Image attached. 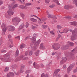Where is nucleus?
Masks as SVG:
<instances>
[{
	"mask_svg": "<svg viewBox=\"0 0 77 77\" xmlns=\"http://www.w3.org/2000/svg\"><path fill=\"white\" fill-rule=\"evenodd\" d=\"M35 42H32L30 44V46L31 47L33 51H35V50L38 48V45L39 44L40 42H41V40L39 39L37 41L36 43L34 44Z\"/></svg>",
	"mask_w": 77,
	"mask_h": 77,
	"instance_id": "nucleus-1",
	"label": "nucleus"
},
{
	"mask_svg": "<svg viewBox=\"0 0 77 77\" xmlns=\"http://www.w3.org/2000/svg\"><path fill=\"white\" fill-rule=\"evenodd\" d=\"M69 31L72 32V35L71 36V40L73 41L77 39V36L76 35L77 32V28L75 29L73 31H72V29H70Z\"/></svg>",
	"mask_w": 77,
	"mask_h": 77,
	"instance_id": "nucleus-2",
	"label": "nucleus"
},
{
	"mask_svg": "<svg viewBox=\"0 0 77 77\" xmlns=\"http://www.w3.org/2000/svg\"><path fill=\"white\" fill-rule=\"evenodd\" d=\"M21 20L20 18L17 17L13 18L12 20V21L14 25L17 26L18 24V23L21 21Z\"/></svg>",
	"mask_w": 77,
	"mask_h": 77,
	"instance_id": "nucleus-3",
	"label": "nucleus"
},
{
	"mask_svg": "<svg viewBox=\"0 0 77 77\" xmlns=\"http://www.w3.org/2000/svg\"><path fill=\"white\" fill-rule=\"evenodd\" d=\"M8 54H9V56L11 55L10 53H9L8 54H6L4 55V58H2V61H3L4 62H11V61H12V60L9 57H7L8 56Z\"/></svg>",
	"mask_w": 77,
	"mask_h": 77,
	"instance_id": "nucleus-4",
	"label": "nucleus"
},
{
	"mask_svg": "<svg viewBox=\"0 0 77 77\" xmlns=\"http://www.w3.org/2000/svg\"><path fill=\"white\" fill-rule=\"evenodd\" d=\"M6 27V24L4 23H2L1 26V27L2 29V35H3L4 36L5 35V32H6L7 30Z\"/></svg>",
	"mask_w": 77,
	"mask_h": 77,
	"instance_id": "nucleus-5",
	"label": "nucleus"
},
{
	"mask_svg": "<svg viewBox=\"0 0 77 77\" xmlns=\"http://www.w3.org/2000/svg\"><path fill=\"white\" fill-rule=\"evenodd\" d=\"M73 46H74V43L69 42L67 43L66 45L63 46L62 48L63 50H66V49L68 48V47H73Z\"/></svg>",
	"mask_w": 77,
	"mask_h": 77,
	"instance_id": "nucleus-6",
	"label": "nucleus"
},
{
	"mask_svg": "<svg viewBox=\"0 0 77 77\" xmlns=\"http://www.w3.org/2000/svg\"><path fill=\"white\" fill-rule=\"evenodd\" d=\"M13 4H11L9 5L8 8L9 10L7 12L10 16L13 15L14 14V11L12 10L11 8L12 7Z\"/></svg>",
	"mask_w": 77,
	"mask_h": 77,
	"instance_id": "nucleus-7",
	"label": "nucleus"
},
{
	"mask_svg": "<svg viewBox=\"0 0 77 77\" xmlns=\"http://www.w3.org/2000/svg\"><path fill=\"white\" fill-rule=\"evenodd\" d=\"M52 47L53 49L57 50L60 48V45L57 43H54L52 45Z\"/></svg>",
	"mask_w": 77,
	"mask_h": 77,
	"instance_id": "nucleus-8",
	"label": "nucleus"
},
{
	"mask_svg": "<svg viewBox=\"0 0 77 77\" xmlns=\"http://www.w3.org/2000/svg\"><path fill=\"white\" fill-rule=\"evenodd\" d=\"M75 65V64L74 63L72 64H71L69 66L68 68L67 71L68 74H69V72L71 71V69H72L73 68V67L74 66V65Z\"/></svg>",
	"mask_w": 77,
	"mask_h": 77,
	"instance_id": "nucleus-9",
	"label": "nucleus"
},
{
	"mask_svg": "<svg viewBox=\"0 0 77 77\" xmlns=\"http://www.w3.org/2000/svg\"><path fill=\"white\" fill-rule=\"evenodd\" d=\"M67 60V59H66V58L65 57H63L62 58V60L60 62V65H62V64H63L66 61V60Z\"/></svg>",
	"mask_w": 77,
	"mask_h": 77,
	"instance_id": "nucleus-10",
	"label": "nucleus"
},
{
	"mask_svg": "<svg viewBox=\"0 0 77 77\" xmlns=\"http://www.w3.org/2000/svg\"><path fill=\"white\" fill-rule=\"evenodd\" d=\"M33 37H32V38H31V41H32V42H35V41H36V36H37V35H36V34L35 33L33 34Z\"/></svg>",
	"mask_w": 77,
	"mask_h": 77,
	"instance_id": "nucleus-11",
	"label": "nucleus"
},
{
	"mask_svg": "<svg viewBox=\"0 0 77 77\" xmlns=\"http://www.w3.org/2000/svg\"><path fill=\"white\" fill-rule=\"evenodd\" d=\"M24 57V56L23 55H21L20 57H17L16 59L15 60V62H17L20 60H21Z\"/></svg>",
	"mask_w": 77,
	"mask_h": 77,
	"instance_id": "nucleus-12",
	"label": "nucleus"
},
{
	"mask_svg": "<svg viewBox=\"0 0 77 77\" xmlns=\"http://www.w3.org/2000/svg\"><path fill=\"white\" fill-rule=\"evenodd\" d=\"M33 66H34V68H35L36 69H39V65L37 64L35 62H34L33 63Z\"/></svg>",
	"mask_w": 77,
	"mask_h": 77,
	"instance_id": "nucleus-13",
	"label": "nucleus"
},
{
	"mask_svg": "<svg viewBox=\"0 0 77 77\" xmlns=\"http://www.w3.org/2000/svg\"><path fill=\"white\" fill-rule=\"evenodd\" d=\"M60 69H56L55 71V72H54V73L53 74V77H55V76H56V75L57 74V73H58V72H59V71H60Z\"/></svg>",
	"mask_w": 77,
	"mask_h": 77,
	"instance_id": "nucleus-14",
	"label": "nucleus"
},
{
	"mask_svg": "<svg viewBox=\"0 0 77 77\" xmlns=\"http://www.w3.org/2000/svg\"><path fill=\"white\" fill-rule=\"evenodd\" d=\"M24 24L23 23H22L19 26V28H18V30H21V29H22L23 28H24Z\"/></svg>",
	"mask_w": 77,
	"mask_h": 77,
	"instance_id": "nucleus-15",
	"label": "nucleus"
},
{
	"mask_svg": "<svg viewBox=\"0 0 77 77\" xmlns=\"http://www.w3.org/2000/svg\"><path fill=\"white\" fill-rule=\"evenodd\" d=\"M8 30L11 32H12V31L15 30V27L13 26H11L10 27Z\"/></svg>",
	"mask_w": 77,
	"mask_h": 77,
	"instance_id": "nucleus-16",
	"label": "nucleus"
},
{
	"mask_svg": "<svg viewBox=\"0 0 77 77\" xmlns=\"http://www.w3.org/2000/svg\"><path fill=\"white\" fill-rule=\"evenodd\" d=\"M69 24L71 25H73V26H77V22H71L69 23Z\"/></svg>",
	"mask_w": 77,
	"mask_h": 77,
	"instance_id": "nucleus-17",
	"label": "nucleus"
},
{
	"mask_svg": "<svg viewBox=\"0 0 77 77\" xmlns=\"http://www.w3.org/2000/svg\"><path fill=\"white\" fill-rule=\"evenodd\" d=\"M20 9H27V7L25 6L24 5H20L19 6Z\"/></svg>",
	"mask_w": 77,
	"mask_h": 77,
	"instance_id": "nucleus-18",
	"label": "nucleus"
},
{
	"mask_svg": "<svg viewBox=\"0 0 77 77\" xmlns=\"http://www.w3.org/2000/svg\"><path fill=\"white\" fill-rule=\"evenodd\" d=\"M40 48H41V49H42V50H44V49H45V46L44 45L43 43H42L40 44Z\"/></svg>",
	"mask_w": 77,
	"mask_h": 77,
	"instance_id": "nucleus-19",
	"label": "nucleus"
},
{
	"mask_svg": "<svg viewBox=\"0 0 77 77\" xmlns=\"http://www.w3.org/2000/svg\"><path fill=\"white\" fill-rule=\"evenodd\" d=\"M25 47H26V45L25 44H22L20 45V48L21 49Z\"/></svg>",
	"mask_w": 77,
	"mask_h": 77,
	"instance_id": "nucleus-20",
	"label": "nucleus"
},
{
	"mask_svg": "<svg viewBox=\"0 0 77 77\" xmlns=\"http://www.w3.org/2000/svg\"><path fill=\"white\" fill-rule=\"evenodd\" d=\"M41 77H48V76L47 74H45L44 73H43L41 75Z\"/></svg>",
	"mask_w": 77,
	"mask_h": 77,
	"instance_id": "nucleus-21",
	"label": "nucleus"
},
{
	"mask_svg": "<svg viewBox=\"0 0 77 77\" xmlns=\"http://www.w3.org/2000/svg\"><path fill=\"white\" fill-rule=\"evenodd\" d=\"M39 50H37L36 52H35V54L36 56H38L39 55Z\"/></svg>",
	"mask_w": 77,
	"mask_h": 77,
	"instance_id": "nucleus-22",
	"label": "nucleus"
},
{
	"mask_svg": "<svg viewBox=\"0 0 77 77\" xmlns=\"http://www.w3.org/2000/svg\"><path fill=\"white\" fill-rule=\"evenodd\" d=\"M69 7H70L69 5H65L64 6V8L65 9H68L69 8Z\"/></svg>",
	"mask_w": 77,
	"mask_h": 77,
	"instance_id": "nucleus-23",
	"label": "nucleus"
},
{
	"mask_svg": "<svg viewBox=\"0 0 77 77\" xmlns=\"http://www.w3.org/2000/svg\"><path fill=\"white\" fill-rule=\"evenodd\" d=\"M11 67L13 68V69H15L17 68V65L16 64L14 65L11 66Z\"/></svg>",
	"mask_w": 77,
	"mask_h": 77,
	"instance_id": "nucleus-24",
	"label": "nucleus"
},
{
	"mask_svg": "<svg viewBox=\"0 0 77 77\" xmlns=\"http://www.w3.org/2000/svg\"><path fill=\"white\" fill-rule=\"evenodd\" d=\"M73 3L75 4L76 6L77 7V0H73Z\"/></svg>",
	"mask_w": 77,
	"mask_h": 77,
	"instance_id": "nucleus-25",
	"label": "nucleus"
},
{
	"mask_svg": "<svg viewBox=\"0 0 77 77\" xmlns=\"http://www.w3.org/2000/svg\"><path fill=\"white\" fill-rule=\"evenodd\" d=\"M30 20L31 21H33V22H37V20L34 18H31L30 19Z\"/></svg>",
	"mask_w": 77,
	"mask_h": 77,
	"instance_id": "nucleus-26",
	"label": "nucleus"
},
{
	"mask_svg": "<svg viewBox=\"0 0 77 77\" xmlns=\"http://www.w3.org/2000/svg\"><path fill=\"white\" fill-rule=\"evenodd\" d=\"M19 54V51L17 49L16 52V53L15 54V57L17 56Z\"/></svg>",
	"mask_w": 77,
	"mask_h": 77,
	"instance_id": "nucleus-27",
	"label": "nucleus"
},
{
	"mask_svg": "<svg viewBox=\"0 0 77 77\" xmlns=\"http://www.w3.org/2000/svg\"><path fill=\"white\" fill-rule=\"evenodd\" d=\"M42 27L43 29H45L46 28H47V27H48V26L47 25H44L42 26Z\"/></svg>",
	"mask_w": 77,
	"mask_h": 77,
	"instance_id": "nucleus-28",
	"label": "nucleus"
},
{
	"mask_svg": "<svg viewBox=\"0 0 77 77\" xmlns=\"http://www.w3.org/2000/svg\"><path fill=\"white\" fill-rule=\"evenodd\" d=\"M53 2H54L57 3V5H59V4H60V3H59V1H58L57 0H53Z\"/></svg>",
	"mask_w": 77,
	"mask_h": 77,
	"instance_id": "nucleus-29",
	"label": "nucleus"
},
{
	"mask_svg": "<svg viewBox=\"0 0 77 77\" xmlns=\"http://www.w3.org/2000/svg\"><path fill=\"white\" fill-rule=\"evenodd\" d=\"M18 5L17 4H16L13 5V7H12V9H14V8H17V7H18Z\"/></svg>",
	"mask_w": 77,
	"mask_h": 77,
	"instance_id": "nucleus-30",
	"label": "nucleus"
},
{
	"mask_svg": "<svg viewBox=\"0 0 77 77\" xmlns=\"http://www.w3.org/2000/svg\"><path fill=\"white\" fill-rule=\"evenodd\" d=\"M33 54V51H29V56H32V55Z\"/></svg>",
	"mask_w": 77,
	"mask_h": 77,
	"instance_id": "nucleus-31",
	"label": "nucleus"
},
{
	"mask_svg": "<svg viewBox=\"0 0 77 77\" xmlns=\"http://www.w3.org/2000/svg\"><path fill=\"white\" fill-rule=\"evenodd\" d=\"M53 16V15L51 14H49L48 16V18H52V17Z\"/></svg>",
	"mask_w": 77,
	"mask_h": 77,
	"instance_id": "nucleus-32",
	"label": "nucleus"
},
{
	"mask_svg": "<svg viewBox=\"0 0 77 77\" xmlns=\"http://www.w3.org/2000/svg\"><path fill=\"white\" fill-rule=\"evenodd\" d=\"M25 54L26 56H28V55L29 54V51H26L25 53Z\"/></svg>",
	"mask_w": 77,
	"mask_h": 77,
	"instance_id": "nucleus-33",
	"label": "nucleus"
},
{
	"mask_svg": "<svg viewBox=\"0 0 77 77\" xmlns=\"http://www.w3.org/2000/svg\"><path fill=\"white\" fill-rule=\"evenodd\" d=\"M8 70H9V67H6L5 68L4 71H5V72H7L8 71Z\"/></svg>",
	"mask_w": 77,
	"mask_h": 77,
	"instance_id": "nucleus-34",
	"label": "nucleus"
},
{
	"mask_svg": "<svg viewBox=\"0 0 77 77\" xmlns=\"http://www.w3.org/2000/svg\"><path fill=\"white\" fill-rule=\"evenodd\" d=\"M65 18H67V19H68V20H71V16H66L64 17Z\"/></svg>",
	"mask_w": 77,
	"mask_h": 77,
	"instance_id": "nucleus-35",
	"label": "nucleus"
},
{
	"mask_svg": "<svg viewBox=\"0 0 77 77\" xmlns=\"http://www.w3.org/2000/svg\"><path fill=\"white\" fill-rule=\"evenodd\" d=\"M52 20H56V19H57V17H56L55 15H53L52 16Z\"/></svg>",
	"mask_w": 77,
	"mask_h": 77,
	"instance_id": "nucleus-36",
	"label": "nucleus"
},
{
	"mask_svg": "<svg viewBox=\"0 0 77 77\" xmlns=\"http://www.w3.org/2000/svg\"><path fill=\"white\" fill-rule=\"evenodd\" d=\"M6 50L4 49H2L1 50V53H6Z\"/></svg>",
	"mask_w": 77,
	"mask_h": 77,
	"instance_id": "nucleus-37",
	"label": "nucleus"
},
{
	"mask_svg": "<svg viewBox=\"0 0 77 77\" xmlns=\"http://www.w3.org/2000/svg\"><path fill=\"white\" fill-rule=\"evenodd\" d=\"M9 73L10 74L11 77H14V73L12 72H10Z\"/></svg>",
	"mask_w": 77,
	"mask_h": 77,
	"instance_id": "nucleus-38",
	"label": "nucleus"
},
{
	"mask_svg": "<svg viewBox=\"0 0 77 77\" xmlns=\"http://www.w3.org/2000/svg\"><path fill=\"white\" fill-rule=\"evenodd\" d=\"M20 16L23 19L24 18V14H23L20 13Z\"/></svg>",
	"mask_w": 77,
	"mask_h": 77,
	"instance_id": "nucleus-39",
	"label": "nucleus"
},
{
	"mask_svg": "<svg viewBox=\"0 0 77 77\" xmlns=\"http://www.w3.org/2000/svg\"><path fill=\"white\" fill-rule=\"evenodd\" d=\"M68 32V30L67 29H65L63 31L64 33H67Z\"/></svg>",
	"mask_w": 77,
	"mask_h": 77,
	"instance_id": "nucleus-40",
	"label": "nucleus"
},
{
	"mask_svg": "<svg viewBox=\"0 0 77 77\" xmlns=\"http://www.w3.org/2000/svg\"><path fill=\"white\" fill-rule=\"evenodd\" d=\"M57 28L58 29H60L62 28V26L59 25H57Z\"/></svg>",
	"mask_w": 77,
	"mask_h": 77,
	"instance_id": "nucleus-41",
	"label": "nucleus"
},
{
	"mask_svg": "<svg viewBox=\"0 0 77 77\" xmlns=\"http://www.w3.org/2000/svg\"><path fill=\"white\" fill-rule=\"evenodd\" d=\"M24 67H25V66H24V65H22L21 66L20 69H24Z\"/></svg>",
	"mask_w": 77,
	"mask_h": 77,
	"instance_id": "nucleus-42",
	"label": "nucleus"
},
{
	"mask_svg": "<svg viewBox=\"0 0 77 77\" xmlns=\"http://www.w3.org/2000/svg\"><path fill=\"white\" fill-rule=\"evenodd\" d=\"M75 49H74L73 50L71 51V53H75Z\"/></svg>",
	"mask_w": 77,
	"mask_h": 77,
	"instance_id": "nucleus-43",
	"label": "nucleus"
},
{
	"mask_svg": "<svg viewBox=\"0 0 77 77\" xmlns=\"http://www.w3.org/2000/svg\"><path fill=\"white\" fill-rule=\"evenodd\" d=\"M54 5L52 4V5L49 6V7L51 8H53L54 7Z\"/></svg>",
	"mask_w": 77,
	"mask_h": 77,
	"instance_id": "nucleus-44",
	"label": "nucleus"
},
{
	"mask_svg": "<svg viewBox=\"0 0 77 77\" xmlns=\"http://www.w3.org/2000/svg\"><path fill=\"white\" fill-rule=\"evenodd\" d=\"M50 1V0H45V2L46 3H49Z\"/></svg>",
	"mask_w": 77,
	"mask_h": 77,
	"instance_id": "nucleus-45",
	"label": "nucleus"
},
{
	"mask_svg": "<svg viewBox=\"0 0 77 77\" xmlns=\"http://www.w3.org/2000/svg\"><path fill=\"white\" fill-rule=\"evenodd\" d=\"M30 73V72H31V70H26V72H25L26 74H27V73Z\"/></svg>",
	"mask_w": 77,
	"mask_h": 77,
	"instance_id": "nucleus-46",
	"label": "nucleus"
},
{
	"mask_svg": "<svg viewBox=\"0 0 77 77\" xmlns=\"http://www.w3.org/2000/svg\"><path fill=\"white\" fill-rule=\"evenodd\" d=\"M50 32L51 35H55V34L54 33L53 31H50Z\"/></svg>",
	"mask_w": 77,
	"mask_h": 77,
	"instance_id": "nucleus-47",
	"label": "nucleus"
},
{
	"mask_svg": "<svg viewBox=\"0 0 77 77\" xmlns=\"http://www.w3.org/2000/svg\"><path fill=\"white\" fill-rule=\"evenodd\" d=\"M32 29H36V28H37V27H36V26H34L32 25Z\"/></svg>",
	"mask_w": 77,
	"mask_h": 77,
	"instance_id": "nucleus-48",
	"label": "nucleus"
},
{
	"mask_svg": "<svg viewBox=\"0 0 77 77\" xmlns=\"http://www.w3.org/2000/svg\"><path fill=\"white\" fill-rule=\"evenodd\" d=\"M15 39H19V40H20V36H18L15 38Z\"/></svg>",
	"mask_w": 77,
	"mask_h": 77,
	"instance_id": "nucleus-49",
	"label": "nucleus"
},
{
	"mask_svg": "<svg viewBox=\"0 0 77 77\" xmlns=\"http://www.w3.org/2000/svg\"><path fill=\"white\" fill-rule=\"evenodd\" d=\"M26 6H30V5H31L32 3H26Z\"/></svg>",
	"mask_w": 77,
	"mask_h": 77,
	"instance_id": "nucleus-50",
	"label": "nucleus"
},
{
	"mask_svg": "<svg viewBox=\"0 0 77 77\" xmlns=\"http://www.w3.org/2000/svg\"><path fill=\"white\" fill-rule=\"evenodd\" d=\"M29 26V23H28V22H26V28H27Z\"/></svg>",
	"mask_w": 77,
	"mask_h": 77,
	"instance_id": "nucleus-51",
	"label": "nucleus"
},
{
	"mask_svg": "<svg viewBox=\"0 0 77 77\" xmlns=\"http://www.w3.org/2000/svg\"><path fill=\"white\" fill-rule=\"evenodd\" d=\"M11 77V75H10V74L9 73H8L7 75V77Z\"/></svg>",
	"mask_w": 77,
	"mask_h": 77,
	"instance_id": "nucleus-52",
	"label": "nucleus"
},
{
	"mask_svg": "<svg viewBox=\"0 0 77 77\" xmlns=\"http://www.w3.org/2000/svg\"><path fill=\"white\" fill-rule=\"evenodd\" d=\"M8 38H9V39H10V38H12V36H11V35H8Z\"/></svg>",
	"mask_w": 77,
	"mask_h": 77,
	"instance_id": "nucleus-53",
	"label": "nucleus"
},
{
	"mask_svg": "<svg viewBox=\"0 0 77 77\" xmlns=\"http://www.w3.org/2000/svg\"><path fill=\"white\" fill-rule=\"evenodd\" d=\"M28 59V58L27 57H25L23 58V59L22 58L21 60H27Z\"/></svg>",
	"mask_w": 77,
	"mask_h": 77,
	"instance_id": "nucleus-54",
	"label": "nucleus"
},
{
	"mask_svg": "<svg viewBox=\"0 0 77 77\" xmlns=\"http://www.w3.org/2000/svg\"><path fill=\"white\" fill-rule=\"evenodd\" d=\"M23 69H20V72H21V73H22V72H24V70Z\"/></svg>",
	"mask_w": 77,
	"mask_h": 77,
	"instance_id": "nucleus-55",
	"label": "nucleus"
},
{
	"mask_svg": "<svg viewBox=\"0 0 77 77\" xmlns=\"http://www.w3.org/2000/svg\"><path fill=\"white\" fill-rule=\"evenodd\" d=\"M77 70L76 69H75L73 70V72L74 73H75V72H77Z\"/></svg>",
	"mask_w": 77,
	"mask_h": 77,
	"instance_id": "nucleus-56",
	"label": "nucleus"
},
{
	"mask_svg": "<svg viewBox=\"0 0 77 77\" xmlns=\"http://www.w3.org/2000/svg\"><path fill=\"white\" fill-rule=\"evenodd\" d=\"M66 65H64L63 66V69H66Z\"/></svg>",
	"mask_w": 77,
	"mask_h": 77,
	"instance_id": "nucleus-57",
	"label": "nucleus"
},
{
	"mask_svg": "<svg viewBox=\"0 0 77 77\" xmlns=\"http://www.w3.org/2000/svg\"><path fill=\"white\" fill-rule=\"evenodd\" d=\"M9 47L10 48H12V47H14V46L12 45H9Z\"/></svg>",
	"mask_w": 77,
	"mask_h": 77,
	"instance_id": "nucleus-58",
	"label": "nucleus"
},
{
	"mask_svg": "<svg viewBox=\"0 0 77 77\" xmlns=\"http://www.w3.org/2000/svg\"><path fill=\"white\" fill-rule=\"evenodd\" d=\"M29 36L26 37V38H25V41H26V40H27L28 39H29Z\"/></svg>",
	"mask_w": 77,
	"mask_h": 77,
	"instance_id": "nucleus-59",
	"label": "nucleus"
},
{
	"mask_svg": "<svg viewBox=\"0 0 77 77\" xmlns=\"http://www.w3.org/2000/svg\"><path fill=\"white\" fill-rule=\"evenodd\" d=\"M3 3V1L0 0V5H2Z\"/></svg>",
	"mask_w": 77,
	"mask_h": 77,
	"instance_id": "nucleus-60",
	"label": "nucleus"
},
{
	"mask_svg": "<svg viewBox=\"0 0 77 77\" xmlns=\"http://www.w3.org/2000/svg\"><path fill=\"white\" fill-rule=\"evenodd\" d=\"M41 67L42 68H44V65H43V64H42V63L41 64Z\"/></svg>",
	"mask_w": 77,
	"mask_h": 77,
	"instance_id": "nucleus-61",
	"label": "nucleus"
},
{
	"mask_svg": "<svg viewBox=\"0 0 77 77\" xmlns=\"http://www.w3.org/2000/svg\"><path fill=\"white\" fill-rule=\"evenodd\" d=\"M56 77H61V76L59 74H58L56 76Z\"/></svg>",
	"mask_w": 77,
	"mask_h": 77,
	"instance_id": "nucleus-62",
	"label": "nucleus"
},
{
	"mask_svg": "<svg viewBox=\"0 0 77 77\" xmlns=\"http://www.w3.org/2000/svg\"><path fill=\"white\" fill-rule=\"evenodd\" d=\"M74 18H77V15H75L74 16Z\"/></svg>",
	"mask_w": 77,
	"mask_h": 77,
	"instance_id": "nucleus-63",
	"label": "nucleus"
},
{
	"mask_svg": "<svg viewBox=\"0 0 77 77\" xmlns=\"http://www.w3.org/2000/svg\"><path fill=\"white\" fill-rule=\"evenodd\" d=\"M29 77H33V75H29Z\"/></svg>",
	"mask_w": 77,
	"mask_h": 77,
	"instance_id": "nucleus-64",
	"label": "nucleus"
}]
</instances>
